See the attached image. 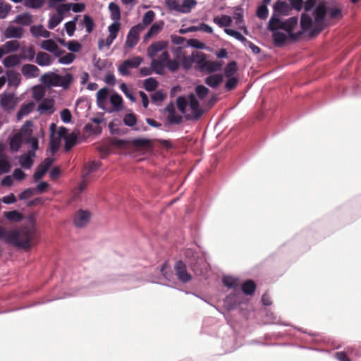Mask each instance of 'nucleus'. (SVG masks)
Instances as JSON below:
<instances>
[{
    "label": "nucleus",
    "mask_w": 361,
    "mask_h": 361,
    "mask_svg": "<svg viewBox=\"0 0 361 361\" xmlns=\"http://www.w3.org/2000/svg\"><path fill=\"white\" fill-rule=\"evenodd\" d=\"M61 145V140L59 138L54 137L51 135L49 142V150L51 153L54 154L59 149Z\"/></svg>",
    "instance_id": "nucleus-57"
},
{
    "label": "nucleus",
    "mask_w": 361,
    "mask_h": 361,
    "mask_svg": "<svg viewBox=\"0 0 361 361\" xmlns=\"http://www.w3.org/2000/svg\"><path fill=\"white\" fill-rule=\"evenodd\" d=\"M173 269L176 276L181 283H186L192 280V275L188 271L186 265L182 260L177 261Z\"/></svg>",
    "instance_id": "nucleus-8"
},
{
    "label": "nucleus",
    "mask_w": 361,
    "mask_h": 361,
    "mask_svg": "<svg viewBox=\"0 0 361 361\" xmlns=\"http://www.w3.org/2000/svg\"><path fill=\"white\" fill-rule=\"evenodd\" d=\"M24 33V30L21 27H16L13 25H9L4 30V35L6 39H20Z\"/></svg>",
    "instance_id": "nucleus-16"
},
{
    "label": "nucleus",
    "mask_w": 361,
    "mask_h": 361,
    "mask_svg": "<svg viewBox=\"0 0 361 361\" xmlns=\"http://www.w3.org/2000/svg\"><path fill=\"white\" fill-rule=\"evenodd\" d=\"M327 13V7L326 4L322 2L319 3L314 8L313 11V16L315 23L318 26H321L323 24L324 19ZM322 30V27L319 28L312 29L310 32V35L313 37H315L321 30Z\"/></svg>",
    "instance_id": "nucleus-5"
},
{
    "label": "nucleus",
    "mask_w": 361,
    "mask_h": 361,
    "mask_svg": "<svg viewBox=\"0 0 361 361\" xmlns=\"http://www.w3.org/2000/svg\"><path fill=\"white\" fill-rule=\"evenodd\" d=\"M274 11L270 18L272 19L274 18V21L277 22H283L284 20H281L280 17L282 16H287L290 11L289 5L284 1L278 0L274 5Z\"/></svg>",
    "instance_id": "nucleus-7"
},
{
    "label": "nucleus",
    "mask_w": 361,
    "mask_h": 361,
    "mask_svg": "<svg viewBox=\"0 0 361 361\" xmlns=\"http://www.w3.org/2000/svg\"><path fill=\"white\" fill-rule=\"evenodd\" d=\"M17 104L13 93L4 92L0 95V106L6 111L13 110Z\"/></svg>",
    "instance_id": "nucleus-10"
},
{
    "label": "nucleus",
    "mask_w": 361,
    "mask_h": 361,
    "mask_svg": "<svg viewBox=\"0 0 361 361\" xmlns=\"http://www.w3.org/2000/svg\"><path fill=\"white\" fill-rule=\"evenodd\" d=\"M144 30V26L142 23H138L132 27L126 37V45L128 48L134 47L139 41L140 34Z\"/></svg>",
    "instance_id": "nucleus-9"
},
{
    "label": "nucleus",
    "mask_w": 361,
    "mask_h": 361,
    "mask_svg": "<svg viewBox=\"0 0 361 361\" xmlns=\"http://www.w3.org/2000/svg\"><path fill=\"white\" fill-rule=\"evenodd\" d=\"M222 282L227 288L233 289V292L238 291V289L240 290V281L238 278L225 276L222 279Z\"/></svg>",
    "instance_id": "nucleus-21"
},
{
    "label": "nucleus",
    "mask_w": 361,
    "mask_h": 361,
    "mask_svg": "<svg viewBox=\"0 0 361 361\" xmlns=\"http://www.w3.org/2000/svg\"><path fill=\"white\" fill-rule=\"evenodd\" d=\"M63 19V16H61L57 14H51L49 20L48 27L51 30L54 29L61 23Z\"/></svg>",
    "instance_id": "nucleus-50"
},
{
    "label": "nucleus",
    "mask_w": 361,
    "mask_h": 361,
    "mask_svg": "<svg viewBox=\"0 0 361 361\" xmlns=\"http://www.w3.org/2000/svg\"><path fill=\"white\" fill-rule=\"evenodd\" d=\"M232 21V18L227 15H222L220 17L216 16L213 19V22L221 27L230 26Z\"/></svg>",
    "instance_id": "nucleus-35"
},
{
    "label": "nucleus",
    "mask_w": 361,
    "mask_h": 361,
    "mask_svg": "<svg viewBox=\"0 0 361 361\" xmlns=\"http://www.w3.org/2000/svg\"><path fill=\"white\" fill-rule=\"evenodd\" d=\"M114 38H113L111 36H108L105 39H100L98 41V48L99 49H102L104 47H109L111 44L114 41Z\"/></svg>",
    "instance_id": "nucleus-63"
},
{
    "label": "nucleus",
    "mask_w": 361,
    "mask_h": 361,
    "mask_svg": "<svg viewBox=\"0 0 361 361\" xmlns=\"http://www.w3.org/2000/svg\"><path fill=\"white\" fill-rule=\"evenodd\" d=\"M6 80L9 86L16 87L20 85L21 81L20 74L13 70L6 71Z\"/></svg>",
    "instance_id": "nucleus-24"
},
{
    "label": "nucleus",
    "mask_w": 361,
    "mask_h": 361,
    "mask_svg": "<svg viewBox=\"0 0 361 361\" xmlns=\"http://www.w3.org/2000/svg\"><path fill=\"white\" fill-rule=\"evenodd\" d=\"M32 35L35 37H42L44 38H49L50 37V32L43 27L42 25L38 26L32 25L30 28Z\"/></svg>",
    "instance_id": "nucleus-25"
},
{
    "label": "nucleus",
    "mask_w": 361,
    "mask_h": 361,
    "mask_svg": "<svg viewBox=\"0 0 361 361\" xmlns=\"http://www.w3.org/2000/svg\"><path fill=\"white\" fill-rule=\"evenodd\" d=\"M167 42L166 41H157L152 43L147 48V55L149 58L153 59L158 52L164 50L167 46Z\"/></svg>",
    "instance_id": "nucleus-15"
},
{
    "label": "nucleus",
    "mask_w": 361,
    "mask_h": 361,
    "mask_svg": "<svg viewBox=\"0 0 361 361\" xmlns=\"http://www.w3.org/2000/svg\"><path fill=\"white\" fill-rule=\"evenodd\" d=\"M83 25L85 27L86 32L87 34H90L92 32L94 23L92 18L88 15H85L83 17Z\"/></svg>",
    "instance_id": "nucleus-53"
},
{
    "label": "nucleus",
    "mask_w": 361,
    "mask_h": 361,
    "mask_svg": "<svg viewBox=\"0 0 361 361\" xmlns=\"http://www.w3.org/2000/svg\"><path fill=\"white\" fill-rule=\"evenodd\" d=\"M190 267L195 275L201 276L207 271L208 264L203 257H197L190 261Z\"/></svg>",
    "instance_id": "nucleus-11"
},
{
    "label": "nucleus",
    "mask_w": 361,
    "mask_h": 361,
    "mask_svg": "<svg viewBox=\"0 0 361 361\" xmlns=\"http://www.w3.org/2000/svg\"><path fill=\"white\" fill-rule=\"evenodd\" d=\"M137 118L135 114L129 113L125 115L123 118V123L128 127H133L136 124Z\"/></svg>",
    "instance_id": "nucleus-56"
},
{
    "label": "nucleus",
    "mask_w": 361,
    "mask_h": 361,
    "mask_svg": "<svg viewBox=\"0 0 361 361\" xmlns=\"http://www.w3.org/2000/svg\"><path fill=\"white\" fill-rule=\"evenodd\" d=\"M100 166H101L100 161H92L90 164H89L88 165L85 166L82 178H87L88 176L91 173L97 171L100 167Z\"/></svg>",
    "instance_id": "nucleus-39"
},
{
    "label": "nucleus",
    "mask_w": 361,
    "mask_h": 361,
    "mask_svg": "<svg viewBox=\"0 0 361 361\" xmlns=\"http://www.w3.org/2000/svg\"><path fill=\"white\" fill-rule=\"evenodd\" d=\"M25 142L30 148L28 151H33V153H35V151L38 149V139L35 137H30L25 140Z\"/></svg>",
    "instance_id": "nucleus-61"
},
{
    "label": "nucleus",
    "mask_w": 361,
    "mask_h": 361,
    "mask_svg": "<svg viewBox=\"0 0 361 361\" xmlns=\"http://www.w3.org/2000/svg\"><path fill=\"white\" fill-rule=\"evenodd\" d=\"M109 9L111 13V19L114 22L120 21L121 10L118 5L114 2H111L109 4Z\"/></svg>",
    "instance_id": "nucleus-36"
},
{
    "label": "nucleus",
    "mask_w": 361,
    "mask_h": 361,
    "mask_svg": "<svg viewBox=\"0 0 361 361\" xmlns=\"http://www.w3.org/2000/svg\"><path fill=\"white\" fill-rule=\"evenodd\" d=\"M76 144V137L73 134L68 135L65 138V150L68 152Z\"/></svg>",
    "instance_id": "nucleus-58"
},
{
    "label": "nucleus",
    "mask_w": 361,
    "mask_h": 361,
    "mask_svg": "<svg viewBox=\"0 0 361 361\" xmlns=\"http://www.w3.org/2000/svg\"><path fill=\"white\" fill-rule=\"evenodd\" d=\"M40 47L49 52L57 50V44L52 39H46L42 42Z\"/></svg>",
    "instance_id": "nucleus-46"
},
{
    "label": "nucleus",
    "mask_w": 361,
    "mask_h": 361,
    "mask_svg": "<svg viewBox=\"0 0 361 361\" xmlns=\"http://www.w3.org/2000/svg\"><path fill=\"white\" fill-rule=\"evenodd\" d=\"M66 47L72 52H78L81 49V44L76 40H71L66 44Z\"/></svg>",
    "instance_id": "nucleus-64"
},
{
    "label": "nucleus",
    "mask_w": 361,
    "mask_h": 361,
    "mask_svg": "<svg viewBox=\"0 0 361 361\" xmlns=\"http://www.w3.org/2000/svg\"><path fill=\"white\" fill-rule=\"evenodd\" d=\"M39 72V68L33 64H24L21 68V73L26 78H37Z\"/></svg>",
    "instance_id": "nucleus-18"
},
{
    "label": "nucleus",
    "mask_w": 361,
    "mask_h": 361,
    "mask_svg": "<svg viewBox=\"0 0 361 361\" xmlns=\"http://www.w3.org/2000/svg\"><path fill=\"white\" fill-rule=\"evenodd\" d=\"M155 16V13L153 11H147L142 18V25L144 28L148 26L154 20Z\"/></svg>",
    "instance_id": "nucleus-59"
},
{
    "label": "nucleus",
    "mask_w": 361,
    "mask_h": 361,
    "mask_svg": "<svg viewBox=\"0 0 361 361\" xmlns=\"http://www.w3.org/2000/svg\"><path fill=\"white\" fill-rule=\"evenodd\" d=\"M4 216L7 219L16 222H18L23 219V214L16 210L6 212L4 213Z\"/></svg>",
    "instance_id": "nucleus-45"
},
{
    "label": "nucleus",
    "mask_w": 361,
    "mask_h": 361,
    "mask_svg": "<svg viewBox=\"0 0 361 361\" xmlns=\"http://www.w3.org/2000/svg\"><path fill=\"white\" fill-rule=\"evenodd\" d=\"M189 104L188 97L185 96H178L176 99V106L178 110L183 114H186V107Z\"/></svg>",
    "instance_id": "nucleus-42"
},
{
    "label": "nucleus",
    "mask_w": 361,
    "mask_h": 361,
    "mask_svg": "<svg viewBox=\"0 0 361 361\" xmlns=\"http://www.w3.org/2000/svg\"><path fill=\"white\" fill-rule=\"evenodd\" d=\"M127 67L130 68H137L141 63L142 62V59L140 56H135L133 58L127 59L124 61Z\"/></svg>",
    "instance_id": "nucleus-51"
},
{
    "label": "nucleus",
    "mask_w": 361,
    "mask_h": 361,
    "mask_svg": "<svg viewBox=\"0 0 361 361\" xmlns=\"http://www.w3.org/2000/svg\"><path fill=\"white\" fill-rule=\"evenodd\" d=\"M197 2L196 0H183L180 4L178 12L181 13H188L194 8Z\"/></svg>",
    "instance_id": "nucleus-26"
},
{
    "label": "nucleus",
    "mask_w": 361,
    "mask_h": 361,
    "mask_svg": "<svg viewBox=\"0 0 361 361\" xmlns=\"http://www.w3.org/2000/svg\"><path fill=\"white\" fill-rule=\"evenodd\" d=\"M164 110L168 113L167 121L170 124H180L182 122V116L176 114L173 102L169 103Z\"/></svg>",
    "instance_id": "nucleus-13"
},
{
    "label": "nucleus",
    "mask_w": 361,
    "mask_h": 361,
    "mask_svg": "<svg viewBox=\"0 0 361 361\" xmlns=\"http://www.w3.org/2000/svg\"><path fill=\"white\" fill-rule=\"evenodd\" d=\"M221 63L218 61H208L205 69L209 73L216 72L220 70Z\"/></svg>",
    "instance_id": "nucleus-62"
},
{
    "label": "nucleus",
    "mask_w": 361,
    "mask_h": 361,
    "mask_svg": "<svg viewBox=\"0 0 361 361\" xmlns=\"http://www.w3.org/2000/svg\"><path fill=\"white\" fill-rule=\"evenodd\" d=\"M131 142L133 146L142 149L149 148L153 145L151 140L142 137L134 138Z\"/></svg>",
    "instance_id": "nucleus-30"
},
{
    "label": "nucleus",
    "mask_w": 361,
    "mask_h": 361,
    "mask_svg": "<svg viewBox=\"0 0 361 361\" xmlns=\"http://www.w3.org/2000/svg\"><path fill=\"white\" fill-rule=\"evenodd\" d=\"M72 80L73 75L70 73L61 75L54 72H49L40 78L41 82L47 87H62L63 89L68 88Z\"/></svg>",
    "instance_id": "nucleus-4"
},
{
    "label": "nucleus",
    "mask_w": 361,
    "mask_h": 361,
    "mask_svg": "<svg viewBox=\"0 0 361 361\" xmlns=\"http://www.w3.org/2000/svg\"><path fill=\"white\" fill-rule=\"evenodd\" d=\"M91 213L87 210L79 209L74 216L73 224L78 228L85 226L90 221Z\"/></svg>",
    "instance_id": "nucleus-12"
},
{
    "label": "nucleus",
    "mask_w": 361,
    "mask_h": 361,
    "mask_svg": "<svg viewBox=\"0 0 361 361\" xmlns=\"http://www.w3.org/2000/svg\"><path fill=\"white\" fill-rule=\"evenodd\" d=\"M242 298V293L240 289L226 296L224 300V305L228 310L234 308L237 305L240 304Z\"/></svg>",
    "instance_id": "nucleus-14"
},
{
    "label": "nucleus",
    "mask_w": 361,
    "mask_h": 361,
    "mask_svg": "<svg viewBox=\"0 0 361 361\" xmlns=\"http://www.w3.org/2000/svg\"><path fill=\"white\" fill-rule=\"evenodd\" d=\"M1 47H3L5 53L7 54L18 50L20 44L16 40H10L4 43Z\"/></svg>",
    "instance_id": "nucleus-40"
},
{
    "label": "nucleus",
    "mask_w": 361,
    "mask_h": 361,
    "mask_svg": "<svg viewBox=\"0 0 361 361\" xmlns=\"http://www.w3.org/2000/svg\"><path fill=\"white\" fill-rule=\"evenodd\" d=\"M188 102L191 112L188 114H185V118L187 120H199L204 113V111L200 106V102H198L195 94L190 93L188 94Z\"/></svg>",
    "instance_id": "nucleus-6"
},
{
    "label": "nucleus",
    "mask_w": 361,
    "mask_h": 361,
    "mask_svg": "<svg viewBox=\"0 0 361 361\" xmlns=\"http://www.w3.org/2000/svg\"><path fill=\"white\" fill-rule=\"evenodd\" d=\"M195 90L200 99H204L209 94V89L202 85H197Z\"/></svg>",
    "instance_id": "nucleus-54"
},
{
    "label": "nucleus",
    "mask_w": 361,
    "mask_h": 361,
    "mask_svg": "<svg viewBox=\"0 0 361 361\" xmlns=\"http://www.w3.org/2000/svg\"><path fill=\"white\" fill-rule=\"evenodd\" d=\"M243 9L240 7H235L233 12V19L236 25L239 26L240 30H243L245 35L248 34L247 29L245 25L242 26L241 24L243 23Z\"/></svg>",
    "instance_id": "nucleus-20"
},
{
    "label": "nucleus",
    "mask_w": 361,
    "mask_h": 361,
    "mask_svg": "<svg viewBox=\"0 0 361 361\" xmlns=\"http://www.w3.org/2000/svg\"><path fill=\"white\" fill-rule=\"evenodd\" d=\"M23 139L22 136L19 133L15 134L11 139L9 142L10 149L12 152H18L22 145Z\"/></svg>",
    "instance_id": "nucleus-32"
},
{
    "label": "nucleus",
    "mask_w": 361,
    "mask_h": 361,
    "mask_svg": "<svg viewBox=\"0 0 361 361\" xmlns=\"http://www.w3.org/2000/svg\"><path fill=\"white\" fill-rule=\"evenodd\" d=\"M163 25L164 23L162 21L156 22L152 24V25L144 36V41H147L152 36L157 35L163 28Z\"/></svg>",
    "instance_id": "nucleus-27"
},
{
    "label": "nucleus",
    "mask_w": 361,
    "mask_h": 361,
    "mask_svg": "<svg viewBox=\"0 0 361 361\" xmlns=\"http://www.w3.org/2000/svg\"><path fill=\"white\" fill-rule=\"evenodd\" d=\"M35 104L31 102L27 104H23L17 114L18 120L22 119L24 116L30 114L34 109Z\"/></svg>",
    "instance_id": "nucleus-33"
},
{
    "label": "nucleus",
    "mask_w": 361,
    "mask_h": 361,
    "mask_svg": "<svg viewBox=\"0 0 361 361\" xmlns=\"http://www.w3.org/2000/svg\"><path fill=\"white\" fill-rule=\"evenodd\" d=\"M194 60L195 63H196L200 69H205L208 61H207L204 54L196 52L194 54Z\"/></svg>",
    "instance_id": "nucleus-43"
},
{
    "label": "nucleus",
    "mask_w": 361,
    "mask_h": 361,
    "mask_svg": "<svg viewBox=\"0 0 361 361\" xmlns=\"http://www.w3.org/2000/svg\"><path fill=\"white\" fill-rule=\"evenodd\" d=\"M158 86V82L154 78H149L144 81V88L147 92L154 91Z\"/></svg>",
    "instance_id": "nucleus-48"
},
{
    "label": "nucleus",
    "mask_w": 361,
    "mask_h": 361,
    "mask_svg": "<svg viewBox=\"0 0 361 361\" xmlns=\"http://www.w3.org/2000/svg\"><path fill=\"white\" fill-rule=\"evenodd\" d=\"M240 292L242 291L245 295H252L256 289V285L252 280H247L245 281L241 287L240 286Z\"/></svg>",
    "instance_id": "nucleus-38"
},
{
    "label": "nucleus",
    "mask_w": 361,
    "mask_h": 361,
    "mask_svg": "<svg viewBox=\"0 0 361 361\" xmlns=\"http://www.w3.org/2000/svg\"><path fill=\"white\" fill-rule=\"evenodd\" d=\"M15 233L13 230L7 231L2 226H0V240H4L6 243L11 244L13 240Z\"/></svg>",
    "instance_id": "nucleus-41"
},
{
    "label": "nucleus",
    "mask_w": 361,
    "mask_h": 361,
    "mask_svg": "<svg viewBox=\"0 0 361 361\" xmlns=\"http://www.w3.org/2000/svg\"><path fill=\"white\" fill-rule=\"evenodd\" d=\"M54 107V102L51 99H44L42 102L39 103L37 107V111L40 114H43L45 112L50 111Z\"/></svg>",
    "instance_id": "nucleus-37"
},
{
    "label": "nucleus",
    "mask_w": 361,
    "mask_h": 361,
    "mask_svg": "<svg viewBox=\"0 0 361 361\" xmlns=\"http://www.w3.org/2000/svg\"><path fill=\"white\" fill-rule=\"evenodd\" d=\"M44 3V0H25L24 6L29 8L38 9L43 6Z\"/></svg>",
    "instance_id": "nucleus-52"
},
{
    "label": "nucleus",
    "mask_w": 361,
    "mask_h": 361,
    "mask_svg": "<svg viewBox=\"0 0 361 361\" xmlns=\"http://www.w3.org/2000/svg\"><path fill=\"white\" fill-rule=\"evenodd\" d=\"M109 90L106 87L100 89L97 93V104L99 108L102 110H106L105 104L106 103Z\"/></svg>",
    "instance_id": "nucleus-22"
},
{
    "label": "nucleus",
    "mask_w": 361,
    "mask_h": 361,
    "mask_svg": "<svg viewBox=\"0 0 361 361\" xmlns=\"http://www.w3.org/2000/svg\"><path fill=\"white\" fill-rule=\"evenodd\" d=\"M173 52V59H170L169 52L164 51L157 59L152 60V66L156 74L164 75L165 67L171 72H175L180 68V64L185 70H188L195 63L194 53L191 56H185L180 47H175Z\"/></svg>",
    "instance_id": "nucleus-1"
},
{
    "label": "nucleus",
    "mask_w": 361,
    "mask_h": 361,
    "mask_svg": "<svg viewBox=\"0 0 361 361\" xmlns=\"http://www.w3.org/2000/svg\"><path fill=\"white\" fill-rule=\"evenodd\" d=\"M274 21V18L269 19L267 28L272 34V39L274 45L280 47L284 44L286 41L290 38L296 39L300 34L295 33L293 30L298 24L297 17H290L283 22Z\"/></svg>",
    "instance_id": "nucleus-2"
},
{
    "label": "nucleus",
    "mask_w": 361,
    "mask_h": 361,
    "mask_svg": "<svg viewBox=\"0 0 361 361\" xmlns=\"http://www.w3.org/2000/svg\"><path fill=\"white\" fill-rule=\"evenodd\" d=\"M14 22L22 25L27 26L32 23V17L29 13L25 12L18 15L16 17Z\"/></svg>",
    "instance_id": "nucleus-34"
},
{
    "label": "nucleus",
    "mask_w": 361,
    "mask_h": 361,
    "mask_svg": "<svg viewBox=\"0 0 361 361\" xmlns=\"http://www.w3.org/2000/svg\"><path fill=\"white\" fill-rule=\"evenodd\" d=\"M35 63L39 66H48L52 63L51 56L46 52L39 51L36 55Z\"/></svg>",
    "instance_id": "nucleus-23"
},
{
    "label": "nucleus",
    "mask_w": 361,
    "mask_h": 361,
    "mask_svg": "<svg viewBox=\"0 0 361 361\" xmlns=\"http://www.w3.org/2000/svg\"><path fill=\"white\" fill-rule=\"evenodd\" d=\"M121 23L120 21H116L111 23L108 27V31L109 32V36H111L113 38L116 39L117 37V34L120 30Z\"/></svg>",
    "instance_id": "nucleus-55"
},
{
    "label": "nucleus",
    "mask_w": 361,
    "mask_h": 361,
    "mask_svg": "<svg viewBox=\"0 0 361 361\" xmlns=\"http://www.w3.org/2000/svg\"><path fill=\"white\" fill-rule=\"evenodd\" d=\"M223 80V75L221 74H214L206 78L205 83L212 87H216Z\"/></svg>",
    "instance_id": "nucleus-31"
},
{
    "label": "nucleus",
    "mask_w": 361,
    "mask_h": 361,
    "mask_svg": "<svg viewBox=\"0 0 361 361\" xmlns=\"http://www.w3.org/2000/svg\"><path fill=\"white\" fill-rule=\"evenodd\" d=\"M224 30L225 33H226L228 35L240 41V42H242V44L244 42H245L246 38L244 36H243L242 34L240 32H239L238 31H236L235 30L230 29L228 27H225Z\"/></svg>",
    "instance_id": "nucleus-49"
},
{
    "label": "nucleus",
    "mask_w": 361,
    "mask_h": 361,
    "mask_svg": "<svg viewBox=\"0 0 361 361\" xmlns=\"http://www.w3.org/2000/svg\"><path fill=\"white\" fill-rule=\"evenodd\" d=\"M237 63L233 61L229 62L224 69V75L226 78L233 77V75L237 72Z\"/></svg>",
    "instance_id": "nucleus-47"
},
{
    "label": "nucleus",
    "mask_w": 361,
    "mask_h": 361,
    "mask_svg": "<svg viewBox=\"0 0 361 361\" xmlns=\"http://www.w3.org/2000/svg\"><path fill=\"white\" fill-rule=\"evenodd\" d=\"M21 57L17 54L9 55L3 60V64L6 68H11L20 63Z\"/></svg>",
    "instance_id": "nucleus-29"
},
{
    "label": "nucleus",
    "mask_w": 361,
    "mask_h": 361,
    "mask_svg": "<svg viewBox=\"0 0 361 361\" xmlns=\"http://www.w3.org/2000/svg\"><path fill=\"white\" fill-rule=\"evenodd\" d=\"M312 25V17L307 13H302L300 18V26L302 28V31L299 32H296L297 34H300V36L305 31L309 30Z\"/></svg>",
    "instance_id": "nucleus-28"
},
{
    "label": "nucleus",
    "mask_w": 361,
    "mask_h": 361,
    "mask_svg": "<svg viewBox=\"0 0 361 361\" xmlns=\"http://www.w3.org/2000/svg\"><path fill=\"white\" fill-rule=\"evenodd\" d=\"M110 103L112 105V108L111 109L106 108V110H105L109 113L118 112L123 108V99L118 93H114L110 96Z\"/></svg>",
    "instance_id": "nucleus-19"
},
{
    "label": "nucleus",
    "mask_w": 361,
    "mask_h": 361,
    "mask_svg": "<svg viewBox=\"0 0 361 361\" xmlns=\"http://www.w3.org/2000/svg\"><path fill=\"white\" fill-rule=\"evenodd\" d=\"M269 11L267 5H260L257 10V16L262 19L265 20L268 17Z\"/></svg>",
    "instance_id": "nucleus-60"
},
{
    "label": "nucleus",
    "mask_w": 361,
    "mask_h": 361,
    "mask_svg": "<svg viewBox=\"0 0 361 361\" xmlns=\"http://www.w3.org/2000/svg\"><path fill=\"white\" fill-rule=\"evenodd\" d=\"M35 157V153L33 151H27V153L19 156V164L25 169H30L33 165L32 157Z\"/></svg>",
    "instance_id": "nucleus-17"
},
{
    "label": "nucleus",
    "mask_w": 361,
    "mask_h": 361,
    "mask_svg": "<svg viewBox=\"0 0 361 361\" xmlns=\"http://www.w3.org/2000/svg\"><path fill=\"white\" fill-rule=\"evenodd\" d=\"M15 233L11 245L18 248L29 249L32 246V241L35 237L36 229L32 226H26L19 229H13Z\"/></svg>",
    "instance_id": "nucleus-3"
},
{
    "label": "nucleus",
    "mask_w": 361,
    "mask_h": 361,
    "mask_svg": "<svg viewBox=\"0 0 361 361\" xmlns=\"http://www.w3.org/2000/svg\"><path fill=\"white\" fill-rule=\"evenodd\" d=\"M35 56V51L32 47H29L27 48H23L22 49V55L20 56L21 59L28 60L29 61H32Z\"/></svg>",
    "instance_id": "nucleus-44"
}]
</instances>
